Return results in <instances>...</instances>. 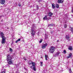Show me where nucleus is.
<instances>
[{"label":"nucleus","mask_w":73,"mask_h":73,"mask_svg":"<svg viewBox=\"0 0 73 73\" xmlns=\"http://www.w3.org/2000/svg\"><path fill=\"white\" fill-rule=\"evenodd\" d=\"M34 25H33V27L31 28V34L32 36H33L35 35V31H34Z\"/></svg>","instance_id":"f257e3e1"},{"label":"nucleus","mask_w":73,"mask_h":73,"mask_svg":"<svg viewBox=\"0 0 73 73\" xmlns=\"http://www.w3.org/2000/svg\"><path fill=\"white\" fill-rule=\"evenodd\" d=\"M55 48L53 46H51L50 48V52L51 53H53L54 52Z\"/></svg>","instance_id":"f03ea898"},{"label":"nucleus","mask_w":73,"mask_h":73,"mask_svg":"<svg viewBox=\"0 0 73 73\" xmlns=\"http://www.w3.org/2000/svg\"><path fill=\"white\" fill-rule=\"evenodd\" d=\"M11 59H12V56H10V55L9 54L7 55V61H9L11 60Z\"/></svg>","instance_id":"7ed1b4c3"},{"label":"nucleus","mask_w":73,"mask_h":73,"mask_svg":"<svg viewBox=\"0 0 73 73\" xmlns=\"http://www.w3.org/2000/svg\"><path fill=\"white\" fill-rule=\"evenodd\" d=\"M2 40L1 41V43L2 44H4V43H5V40L6 39V38L5 37L4 38H2Z\"/></svg>","instance_id":"20e7f679"},{"label":"nucleus","mask_w":73,"mask_h":73,"mask_svg":"<svg viewBox=\"0 0 73 73\" xmlns=\"http://www.w3.org/2000/svg\"><path fill=\"white\" fill-rule=\"evenodd\" d=\"M47 45H48V44L47 43H45V44H43L42 46V48L44 49V48H46V46H47Z\"/></svg>","instance_id":"39448f33"},{"label":"nucleus","mask_w":73,"mask_h":73,"mask_svg":"<svg viewBox=\"0 0 73 73\" xmlns=\"http://www.w3.org/2000/svg\"><path fill=\"white\" fill-rule=\"evenodd\" d=\"M0 34L1 36V38L5 37V36H4V34L3 32L0 33Z\"/></svg>","instance_id":"423d86ee"},{"label":"nucleus","mask_w":73,"mask_h":73,"mask_svg":"<svg viewBox=\"0 0 73 73\" xmlns=\"http://www.w3.org/2000/svg\"><path fill=\"white\" fill-rule=\"evenodd\" d=\"M9 61L8 62V63L9 65H11L13 64V61L12 60H9Z\"/></svg>","instance_id":"0eeeda50"},{"label":"nucleus","mask_w":73,"mask_h":73,"mask_svg":"<svg viewBox=\"0 0 73 73\" xmlns=\"http://www.w3.org/2000/svg\"><path fill=\"white\" fill-rule=\"evenodd\" d=\"M5 0H1L0 3L1 4H4L5 3Z\"/></svg>","instance_id":"6e6552de"},{"label":"nucleus","mask_w":73,"mask_h":73,"mask_svg":"<svg viewBox=\"0 0 73 73\" xmlns=\"http://www.w3.org/2000/svg\"><path fill=\"white\" fill-rule=\"evenodd\" d=\"M64 2V0H58V3H63Z\"/></svg>","instance_id":"1a4fd4ad"},{"label":"nucleus","mask_w":73,"mask_h":73,"mask_svg":"<svg viewBox=\"0 0 73 73\" xmlns=\"http://www.w3.org/2000/svg\"><path fill=\"white\" fill-rule=\"evenodd\" d=\"M66 38L68 40V41H70V39H69V38H70V37H69V35H66Z\"/></svg>","instance_id":"9d476101"},{"label":"nucleus","mask_w":73,"mask_h":73,"mask_svg":"<svg viewBox=\"0 0 73 73\" xmlns=\"http://www.w3.org/2000/svg\"><path fill=\"white\" fill-rule=\"evenodd\" d=\"M52 15L53 13H51V12H49L48 14V16L50 17H51V16H52Z\"/></svg>","instance_id":"9b49d317"},{"label":"nucleus","mask_w":73,"mask_h":73,"mask_svg":"<svg viewBox=\"0 0 73 73\" xmlns=\"http://www.w3.org/2000/svg\"><path fill=\"white\" fill-rule=\"evenodd\" d=\"M32 64L33 65V66H31V68L32 69L33 66H35V64L34 62H32Z\"/></svg>","instance_id":"f8f14e48"},{"label":"nucleus","mask_w":73,"mask_h":73,"mask_svg":"<svg viewBox=\"0 0 73 73\" xmlns=\"http://www.w3.org/2000/svg\"><path fill=\"white\" fill-rule=\"evenodd\" d=\"M60 52H58L56 53V54H55V57H57V56H58V55L60 54Z\"/></svg>","instance_id":"ddd939ff"},{"label":"nucleus","mask_w":73,"mask_h":73,"mask_svg":"<svg viewBox=\"0 0 73 73\" xmlns=\"http://www.w3.org/2000/svg\"><path fill=\"white\" fill-rule=\"evenodd\" d=\"M6 69L2 70L1 73H5Z\"/></svg>","instance_id":"4468645a"},{"label":"nucleus","mask_w":73,"mask_h":73,"mask_svg":"<svg viewBox=\"0 0 73 73\" xmlns=\"http://www.w3.org/2000/svg\"><path fill=\"white\" fill-rule=\"evenodd\" d=\"M32 69H33L34 71H36V67L35 66L33 67L32 68Z\"/></svg>","instance_id":"2eb2a0df"},{"label":"nucleus","mask_w":73,"mask_h":73,"mask_svg":"<svg viewBox=\"0 0 73 73\" xmlns=\"http://www.w3.org/2000/svg\"><path fill=\"white\" fill-rule=\"evenodd\" d=\"M47 15L46 16L44 17L43 18V19L44 20H47V19H48V18H47Z\"/></svg>","instance_id":"dca6fc26"},{"label":"nucleus","mask_w":73,"mask_h":73,"mask_svg":"<svg viewBox=\"0 0 73 73\" xmlns=\"http://www.w3.org/2000/svg\"><path fill=\"white\" fill-rule=\"evenodd\" d=\"M68 49L70 50H72V48L71 46H69L68 47Z\"/></svg>","instance_id":"f3484780"},{"label":"nucleus","mask_w":73,"mask_h":73,"mask_svg":"<svg viewBox=\"0 0 73 73\" xmlns=\"http://www.w3.org/2000/svg\"><path fill=\"white\" fill-rule=\"evenodd\" d=\"M54 25L53 24H50L49 25L48 27H52L53 26H54Z\"/></svg>","instance_id":"a211bd4d"},{"label":"nucleus","mask_w":73,"mask_h":73,"mask_svg":"<svg viewBox=\"0 0 73 73\" xmlns=\"http://www.w3.org/2000/svg\"><path fill=\"white\" fill-rule=\"evenodd\" d=\"M45 58L46 60V61H47V60H48V59H47V58H48V56L47 55H45Z\"/></svg>","instance_id":"6ab92c4d"},{"label":"nucleus","mask_w":73,"mask_h":73,"mask_svg":"<svg viewBox=\"0 0 73 73\" xmlns=\"http://www.w3.org/2000/svg\"><path fill=\"white\" fill-rule=\"evenodd\" d=\"M56 7L57 8H59V5L56 4Z\"/></svg>","instance_id":"aec40b11"},{"label":"nucleus","mask_w":73,"mask_h":73,"mask_svg":"<svg viewBox=\"0 0 73 73\" xmlns=\"http://www.w3.org/2000/svg\"><path fill=\"white\" fill-rule=\"evenodd\" d=\"M21 40V39L20 38H19V39L18 40H16L15 41V42L16 43H17V42H18V41H20V40Z\"/></svg>","instance_id":"412c9836"},{"label":"nucleus","mask_w":73,"mask_h":73,"mask_svg":"<svg viewBox=\"0 0 73 73\" xmlns=\"http://www.w3.org/2000/svg\"><path fill=\"white\" fill-rule=\"evenodd\" d=\"M28 63L29 64H30V65L31 64H32V61H29Z\"/></svg>","instance_id":"4be33fe9"},{"label":"nucleus","mask_w":73,"mask_h":73,"mask_svg":"<svg viewBox=\"0 0 73 73\" xmlns=\"http://www.w3.org/2000/svg\"><path fill=\"white\" fill-rule=\"evenodd\" d=\"M52 8L53 9H54V8H55V6H54V5H53V4H52Z\"/></svg>","instance_id":"5701e85b"},{"label":"nucleus","mask_w":73,"mask_h":73,"mask_svg":"<svg viewBox=\"0 0 73 73\" xmlns=\"http://www.w3.org/2000/svg\"><path fill=\"white\" fill-rule=\"evenodd\" d=\"M42 39H41L39 41V43H41V42H42Z\"/></svg>","instance_id":"b1692460"},{"label":"nucleus","mask_w":73,"mask_h":73,"mask_svg":"<svg viewBox=\"0 0 73 73\" xmlns=\"http://www.w3.org/2000/svg\"><path fill=\"white\" fill-rule=\"evenodd\" d=\"M64 27L65 28H66L67 26L65 24L64 25Z\"/></svg>","instance_id":"393cba45"},{"label":"nucleus","mask_w":73,"mask_h":73,"mask_svg":"<svg viewBox=\"0 0 73 73\" xmlns=\"http://www.w3.org/2000/svg\"><path fill=\"white\" fill-rule=\"evenodd\" d=\"M46 38H48V36H46V35H45V39H46Z\"/></svg>","instance_id":"a878e982"},{"label":"nucleus","mask_w":73,"mask_h":73,"mask_svg":"<svg viewBox=\"0 0 73 73\" xmlns=\"http://www.w3.org/2000/svg\"><path fill=\"white\" fill-rule=\"evenodd\" d=\"M10 52H12L13 50H12V48H10Z\"/></svg>","instance_id":"bb28decb"},{"label":"nucleus","mask_w":73,"mask_h":73,"mask_svg":"<svg viewBox=\"0 0 73 73\" xmlns=\"http://www.w3.org/2000/svg\"><path fill=\"white\" fill-rule=\"evenodd\" d=\"M69 55L70 57H71V56H72V53H70V54H69Z\"/></svg>","instance_id":"cd10ccee"},{"label":"nucleus","mask_w":73,"mask_h":73,"mask_svg":"<svg viewBox=\"0 0 73 73\" xmlns=\"http://www.w3.org/2000/svg\"><path fill=\"white\" fill-rule=\"evenodd\" d=\"M40 66H42V62H40Z\"/></svg>","instance_id":"c85d7f7f"},{"label":"nucleus","mask_w":73,"mask_h":73,"mask_svg":"<svg viewBox=\"0 0 73 73\" xmlns=\"http://www.w3.org/2000/svg\"><path fill=\"white\" fill-rule=\"evenodd\" d=\"M63 52H64V53L65 54L66 53V50H64Z\"/></svg>","instance_id":"c756f323"},{"label":"nucleus","mask_w":73,"mask_h":73,"mask_svg":"<svg viewBox=\"0 0 73 73\" xmlns=\"http://www.w3.org/2000/svg\"><path fill=\"white\" fill-rule=\"evenodd\" d=\"M69 72L70 73H72V70H69Z\"/></svg>","instance_id":"7c9ffc66"},{"label":"nucleus","mask_w":73,"mask_h":73,"mask_svg":"<svg viewBox=\"0 0 73 73\" xmlns=\"http://www.w3.org/2000/svg\"><path fill=\"white\" fill-rule=\"evenodd\" d=\"M71 31L72 32V33H73V28H71Z\"/></svg>","instance_id":"2f4dec72"},{"label":"nucleus","mask_w":73,"mask_h":73,"mask_svg":"<svg viewBox=\"0 0 73 73\" xmlns=\"http://www.w3.org/2000/svg\"><path fill=\"white\" fill-rule=\"evenodd\" d=\"M36 7L37 8V9H38V5H37Z\"/></svg>","instance_id":"473e14b6"},{"label":"nucleus","mask_w":73,"mask_h":73,"mask_svg":"<svg viewBox=\"0 0 73 73\" xmlns=\"http://www.w3.org/2000/svg\"><path fill=\"white\" fill-rule=\"evenodd\" d=\"M18 5H19V7H20V6H21V4H20V3H19Z\"/></svg>","instance_id":"72a5a7b5"},{"label":"nucleus","mask_w":73,"mask_h":73,"mask_svg":"<svg viewBox=\"0 0 73 73\" xmlns=\"http://www.w3.org/2000/svg\"><path fill=\"white\" fill-rule=\"evenodd\" d=\"M24 59L25 60V61H26V60H27V59L25 58H24Z\"/></svg>","instance_id":"f704fd0d"},{"label":"nucleus","mask_w":73,"mask_h":73,"mask_svg":"<svg viewBox=\"0 0 73 73\" xmlns=\"http://www.w3.org/2000/svg\"><path fill=\"white\" fill-rule=\"evenodd\" d=\"M70 57V56H67V58H69Z\"/></svg>","instance_id":"c9c22d12"},{"label":"nucleus","mask_w":73,"mask_h":73,"mask_svg":"<svg viewBox=\"0 0 73 73\" xmlns=\"http://www.w3.org/2000/svg\"><path fill=\"white\" fill-rule=\"evenodd\" d=\"M50 33H53V31H51Z\"/></svg>","instance_id":"e433bc0d"},{"label":"nucleus","mask_w":73,"mask_h":73,"mask_svg":"<svg viewBox=\"0 0 73 73\" xmlns=\"http://www.w3.org/2000/svg\"><path fill=\"white\" fill-rule=\"evenodd\" d=\"M72 13H73V9H72Z\"/></svg>","instance_id":"4c0bfd02"},{"label":"nucleus","mask_w":73,"mask_h":73,"mask_svg":"<svg viewBox=\"0 0 73 73\" xmlns=\"http://www.w3.org/2000/svg\"><path fill=\"white\" fill-rule=\"evenodd\" d=\"M40 1H41V0H39V2H40Z\"/></svg>","instance_id":"58836bf2"},{"label":"nucleus","mask_w":73,"mask_h":73,"mask_svg":"<svg viewBox=\"0 0 73 73\" xmlns=\"http://www.w3.org/2000/svg\"><path fill=\"white\" fill-rule=\"evenodd\" d=\"M59 41V40H58L57 41V42H58Z\"/></svg>","instance_id":"ea45409f"},{"label":"nucleus","mask_w":73,"mask_h":73,"mask_svg":"<svg viewBox=\"0 0 73 73\" xmlns=\"http://www.w3.org/2000/svg\"><path fill=\"white\" fill-rule=\"evenodd\" d=\"M35 5H34V6H35Z\"/></svg>","instance_id":"a19ab883"},{"label":"nucleus","mask_w":73,"mask_h":73,"mask_svg":"<svg viewBox=\"0 0 73 73\" xmlns=\"http://www.w3.org/2000/svg\"><path fill=\"white\" fill-rule=\"evenodd\" d=\"M35 10H37V9H36Z\"/></svg>","instance_id":"79ce46f5"}]
</instances>
